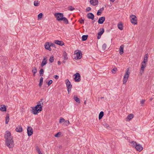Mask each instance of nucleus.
I'll return each instance as SVG.
<instances>
[{
	"mask_svg": "<svg viewBox=\"0 0 154 154\" xmlns=\"http://www.w3.org/2000/svg\"><path fill=\"white\" fill-rule=\"evenodd\" d=\"M5 138L7 146L10 148H12L14 146L13 137L10 131H6L5 135Z\"/></svg>",
	"mask_w": 154,
	"mask_h": 154,
	"instance_id": "1",
	"label": "nucleus"
},
{
	"mask_svg": "<svg viewBox=\"0 0 154 154\" xmlns=\"http://www.w3.org/2000/svg\"><path fill=\"white\" fill-rule=\"evenodd\" d=\"M148 54H146L144 57L143 60L141 63V66L140 71V73L141 75H142L143 73L144 69L146 66V63L148 61Z\"/></svg>",
	"mask_w": 154,
	"mask_h": 154,
	"instance_id": "2",
	"label": "nucleus"
},
{
	"mask_svg": "<svg viewBox=\"0 0 154 154\" xmlns=\"http://www.w3.org/2000/svg\"><path fill=\"white\" fill-rule=\"evenodd\" d=\"M130 73V72L129 71V68H127L123 78V84H125L127 82L128 80V77Z\"/></svg>",
	"mask_w": 154,
	"mask_h": 154,
	"instance_id": "3",
	"label": "nucleus"
},
{
	"mask_svg": "<svg viewBox=\"0 0 154 154\" xmlns=\"http://www.w3.org/2000/svg\"><path fill=\"white\" fill-rule=\"evenodd\" d=\"M32 112L34 115H37L38 113L42 111V108L41 107H38L35 106V107H32Z\"/></svg>",
	"mask_w": 154,
	"mask_h": 154,
	"instance_id": "4",
	"label": "nucleus"
},
{
	"mask_svg": "<svg viewBox=\"0 0 154 154\" xmlns=\"http://www.w3.org/2000/svg\"><path fill=\"white\" fill-rule=\"evenodd\" d=\"M63 14L62 13H56L54 14V16L56 18L57 20L58 21H61V20L63 17Z\"/></svg>",
	"mask_w": 154,
	"mask_h": 154,
	"instance_id": "5",
	"label": "nucleus"
},
{
	"mask_svg": "<svg viewBox=\"0 0 154 154\" xmlns=\"http://www.w3.org/2000/svg\"><path fill=\"white\" fill-rule=\"evenodd\" d=\"M130 17L131 18V23L134 25L137 24V19L136 16L135 15L132 14Z\"/></svg>",
	"mask_w": 154,
	"mask_h": 154,
	"instance_id": "6",
	"label": "nucleus"
},
{
	"mask_svg": "<svg viewBox=\"0 0 154 154\" xmlns=\"http://www.w3.org/2000/svg\"><path fill=\"white\" fill-rule=\"evenodd\" d=\"M66 81V84L67 88V91L68 92V94H69V92L71 91L72 87V85L71 84V83L69 79H67Z\"/></svg>",
	"mask_w": 154,
	"mask_h": 154,
	"instance_id": "7",
	"label": "nucleus"
},
{
	"mask_svg": "<svg viewBox=\"0 0 154 154\" xmlns=\"http://www.w3.org/2000/svg\"><path fill=\"white\" fill-rule=\"evenodd\" d=\"M75 76L74 80L76 82H79L81 80V76L80 74L78 73H77L74 74Z\"/></svg>",
	"mask_w": 154,
	"mask_h": 154,
	"instance_id": "8",
	"label": "nucleus"
},
{
	"mask_svg": "<svg viewBox=\"0 0 154 154\" xmlns=\"http://www.w3.org/2000/svg\"><path fill=\"white\" fill-rule=\"evenodd\" d=\"M28 135L29 136H31L33 133V131L31 127L28 126L27 129Z\"/></svg>",
	"mask_w": 154,
	"mask_h": 154,
	"instance_id": "9",
	"label": "nucleus"
},
{
	"mask_svg": "<svg viewBox=\"0 0 154 154\" xmlns=\"http://www.w3.org/2000/svg\"><path fill=\"white\" fill-rule=\"evenodd\" d=\"M76 57H75V59H80L82 57V53L81 51L78 50V51L76 53Z\"/></svg>",
	"mask_w": 154,
	"mask_h": 154,
	"instance_id": "10",
	"label": "nucleus"
},
{
	"mask_svg": "<svg viewBox=\"0 0 154 154\" xmlns=\"http://www.w3.org/2000/svg\"><path fill=\"white\" fill-rule=\"evenodd\" d=\"M100 31L97 33L98 36H97V38L98 39L100 38L101 36L104 33V29L103 28H102V29H100Z\"/></svg>",
	"mask_w": 154,
	"mask_h": 154,
	"instance_id": "11",
	"label": "nucleus"
},
{
	"mask_svg": "<svg viewBox=\"0 0 154 154\" xmlns=\"http://www.w3.org/2000/svg\"><path fill=\"white\" fill-rule=\"evenodd\" d=\"M135 148L139 152L141 151L143 149V147L140 144H137V145H135Z\"/></svg>",
	"mask_w": 154,
	"mask_h": 154,
	"instance_id": "12",
	"label": "nucleus"
},
{
	"mask_svg": "<svg viewBox=\"0 0 154 154\" xmlns=\"http://www.w3.org/2000/svg\"><path fill=\"white\" fill-rule=\"evenodd\" d=\"M45 48L46 50H48L49 51H51V48H50V43L49 42H46L45 43L44 45Z\"/></svg>",
	"mask_w": 154,
	"mask_h": 154,
	"instance_id": "13",
	"label": "nucleus"
},
{
	"mask_svg": "<svg viewBox=\"0 0 154 154\" xmlns=\"http://www.w3.org/2000/svg\"><path fill=\"white\" fill-rule=\"evenodd\" d=\"M47 57H44L43 59L41 64V66L42 67L45 65L47 63V60L46 59Z\"/></svg>",
	"mask_w": 154,
	"mask_h": 154,
	"instance_id": "14",
	"label": "nucleus"
},
{
	"mask_svg": "<svg viewBox=\"0 0 154 154\" xmlns=\"http://www.w3.org/2000/svg\"><path fill=\"white\" fill-rule=\"evenodd\" d=\"M105 18L104 17H100L98 21V22L99 24H102L105 21Z\"/></svg>",
	"mask_w": 154,
	"mask_h": 154,
	"instance_id": "15",
	"label": "nucleus"
},
{
	"mask_svg": "<svg viewBox=\"0 0 154 154\" xmlns=\"http://www.w3.org/2000/svg\"><path fill=\"white\" fill-rule=\"evenodd\" d=\"M87 17L89 19H91L92 20L94 19V14L91 13H88L87 15Z\"/></svg>",
	"mask_w": 154,
	"mask_h": 154,
	"instance_id": "16",
	"label": "nucleus"
},
{
	"mask_svg": "<svg viewBox=\"0 0 154 154\" xmlns=\"http://www.w3.org/2000/svg\"><path fill=\"white\" fill-rule=\"evenodd\" d=\"M54 42L58 45L63 46L64 45V43L62 41H59L58 40H55Z\"/></svg>",
	"mask_w": 154,
	"mask_h": 154,
	"instance_id": "17",
	"label": "nucleus"
},
{
	"mask_svg": "<svg viewBox=\"0 0 154 154\" xmlns=\"http://www.w3.org/2000/svg\"><path fill=\"white\" fill-rule=\"evenodd\" d=\"M90 3L93 6H95L98 4V0H90Z\"/></svg>",
	"mask_w": 154,
	"mask_h": 154,
	"instance_id": "18",
	"label": "nucleus"
},
{
	"mask_svg": "<svg viewBox=\"0 0 154 154\" xmlns=\"http://www.w3.org/2000/svg\"><path fill=\"white\" fill-rule=\"evenodd\" d=\"M44 100L43 99H41L37 103V105L35 106H36L38 107H41L42 108V106L41 105L42 104H43V103L42 102L41 103V102H42V101H43Z\"/></svg>",
	"mask_w": 154,
	"mask_h": 154,
	"instance_id": "19",
	"label": "nucleus"
},
{
	"mask_svg": "<svg viewBox=\"0 0 154 154\" xmlns=\"http://www.w3.org/2000/svg\"><path fill=\"white\" fill-rule=\"evenodd\" d=\"M124 45H122L119 48V53L121 55L122 54L124 53Z\"/></svg>",
	"mask_w": 154,
	"mask_h": 154,
	"instance_id": "20",
	"label": "nucleus"
},
{
	"mask_svg": "<svg viewBox=\"0 0 154 154\" xmlns=\"http://www.w3.org/2000/svg\"><path fill=\"white\" fill-rule=\"evenodd\" d=\"M118 27L120 30H122L123 29V26L122 23L121 22H119L118 24Z\"/></svg>",
	"mask_w": 154,
	"mask_h": 154,
	"instance_id": "21",
	"label": "nucleus"
},
{
	"mask_svg": "<svg viewBox=\"0 0 154 154\" xmlns=\"http://www.w3.org/2000/svg\"><path fill=\"white\" fill-rule=\"evenodd\" d=\"M104 8L103 7L100 8L99 10L97 12V15H100L101 14L102 11L104 10Z\"/></svg>",
	"mask_w": 154,
	"mask_h": 154,
	"instance_id": "22",
	"label": "nucleus"
},
{
	"mask_svg": "<svg viewBox=\"0 0 154 154\" xmlns=\"http://www.w3.org/2000/svg\"><path fill=\"white\" fill-rule=\"evenodd\" d=\"M0 110L3 111H6V109L5 106L3 105L0 106Z\"/></svg>",
	"mask_w": 154,
	"mask_h": 154,
	"instance_id": "23",
	"label": "nucleus"
},
{
	"mask_svg": "<svg viewBox=\"0 0 154 154\" xmlns=\"http://www.w3.org/2000/svg\"><path fill=\"white\" fill-rule=\"evenodd\" d=\"M134 116V115L133 114H130L127 116V119L129 121L130 120L133 118Z\"/></svg>",
	"mask_w": 154,
	"mask_h": 154,
	"instance_id": "24",
	"label": "nucleus"
},
{
	"mask_svg": "<svg viewBox=\"0 0 154 154\" xmlns=\"http://www.w3.org/2000/svg\"><path fill=\"white\" fill-rule=\"evenodd\" d=\"M61 21H63V23L65 24H67L69 23L68 20L65 17H63L62 19V20H61Z\"/></svg>",
	"mask_w": 154,
	"mask_h": 154,
	"instance_id": "25",
	"label": "nucleus"
},
{
	"mask_svg": "<svg viewBox=\"0 0 154 154\" xmlns=\"http://www.w3.org/2000/svg\"><path fill=\"white\" fill-rule=\"evenodd\" d=\"M104 116V112L103 111L100 112L99 114V120L101 119Z\"/></svg>",
	"mask_w": 154,
	"mask_h": 154,
	"instance_id": "26",
	"label": "nucleus"
},
{
	"mask_svg": "<svg viewBox=\"0 0 154 154\" xmlns=\"http://www.w3.org/2000/svg\"><path fill=\"white\" fill-rule=\"evenodd\" d=\"M74 99L78 103H80V100L79 98L75 95L74 96Z\"/></svg>",
	"mask_w": 154,
	"mask_h": 154,
	"instance_id": "27",
	"label": "nucleus"
},
{
	"mask_svg": "<svg viewBox=\"0 0 154 154\" xmlns=\"http://www.w3.org/2000/svg\"><path fill=\"white\" fill-rule=\"evenodd\" d=\"M88 37V35H82V41H86Z\"/></svg>",
	"mask_w": 154,
	"mask_h": 154,
	"instance_id": "28",
	"label": "nucleus"
},
{
	"mask_svg": "<svg viewBox=\"0 0 154 154\" xmlns=\"http://www.w3.org/2000/svg\"><path fill=\"white\" fill-rule=\"evenodd\" d=\"M43 78L41 77L40 78V79L39 81V86L40 87H41V86H42V84H43Z\"/></svg>",
	"mask_w": 154,
	"mask_h": 154,
	"instance_id": "29",
	"label": "nucleus"
},
{
	"mask_svg": "<svg viewBox=\"0 0 154 154\" xmlns=\"http://www.w3.org/2000/svg\"><path fill=\"white\" fill-rule=\"evenodd\" d=\"M9 120V116L8 115H7L5 117V123L8 124Z\"/></svg>",
	"mask_w": 154,
	"mask_h": 154,
	"instance_id": "30",
	"label": "nucleus"
},
{
	"mask_svg": "<svg viewBox=\"0 0 154 154\" xmlns=\"http://www.w3.org/2000/svg\"><path fill=\"white\" fill-rule=\"evenodd\" d=\"M63 56L64 57V59L65 60H66L68 59V57H67V54L66 52L64 51L63 53Z\"/></svg>",
	"mask_w": 154,
	"mask_h": 154,
	"instance_id": "31",
	"label": "nucleus"
},
{
	"mask_svg": "<svg viewBox=\"0 0 154 154\" xmlns=\"http://www.w3.org/2000/svg\"><path fill=\"white\" fill-rule=\"evenodd\" d=\"M39 4V2L38 1H35L34 2V5L35 6H38Z\"/></svg>",
	"mask_w": 154,
	"mask_h": 154,
	"instance_id": "32",
	"label": "nucleus"
},
{
	"mask_svg": "<svg viewBox=\"0 0 154 154\" xmlns=\"http://www.w3.org/2000/svg\"><path fill=\"white\" fill-rule=\"evenodd\" d=\"M39 72L40 74V76H43L44 72V70L43 69H41L39 71Z\"/></svg>",
	"mask_w": 154,
	"mask_h": 154,
	"instance_id": "33",
	"label": "nucleus"
},
{
	"mask_svg": "<svg viewBox=\"0 0 154 154\" xmlns=\"http://www.w3.org/2000/svg\"><path fill=\"white\" fill-rule=\"evenodd\" d=\"M36 150L38 152V154H42V153L41 152L39 148L37 146L36 147Z\"/></svg>",
	"mask_w": 154,
	"mask_h": 154,
	"instance_id": "34",
	"label": "nucleus"
},
{
	"mask_svg": "<svg viewBox=\"0 0 154 154\" xmlns=\"http://www.w3.org/2000/svg\"><path fill=\"white\" fill-rule=\"evenodd\" d=\"M54 58L53 56H51L49 59V61L51 63H52L53 62L54 60Z\"/></svg>",
	"mask_w": 154,
	"mask_h": 154,
	"instance_id": "35",
	"label": "nucleus"
},
{
	"mask_svg": "<svg viewBox=\"0 0 154 154\" xmlns=\"http://www.w3.org/2000/svg\"><path fill=\"white\" fill-rule=\"evenodd\" d=\"M131 143L132 144L133 146L135 148V145H137V144L136 142L134 141H132L131 142Z\"/></svg>",
	"mask_w": 154,
	"mask_h": 154,
	"instance_id": "36",
	"label": "nucleus"
},
{
	"mask_svg": "<svg viewBox=\"0 0 154 154\" xmlns=\"http://www.w3.org/2000/svg\"><path fill=\"white\" fill-rule=\"evenodd\" d=\"M43 14L42 13H40L38 15V19H39L42 18L43 16Z\"/></svg>",
	"mask_w": 154,
	"mask_h": 154,
	"instance_id": "37",
	"label": "nucleus"
},
{
	"mask_svg": "<svg viewBox=\"0 0 154 154\" xmlns=\"http://www.w3.org/2000/svg\"><path fill=\"white\" fill-rule=\"evenodd\" d=\"M52 83L53 81L52 80H50L48 82H46L48 86H50Z\"/></svg>",
	"mask_w": 154,
	"mask_h": 154,
	"instance_id": "38",
	"label": "nucleus"
},
{
	"mask_svg": "<svg viewBox=\"0 0 154 154\" xmlns=\"http://www.w3.org/2000/svg\"><path fill=\"white\" fill-rule=\"evenodd\" d=\"M68 9L70 11H72L75 9V8L72 6H69L68 7Z\"/></svg>",
	"mask_w": 154,
	"mask_h": 154,
	"instance_id": "39",
	"label": "nucleus"
},
{
	"mask_svg": "<svg viewBox=\"0 0 154 154\" xmlns=\"http://www.w3.org/2000/svg\"><path fill=\"white\" fill-rule=\"evenodd\" d=\"M60 134H61V132H58L54 135V136L55 137H58L60 136Z\"/></svg>",
	"mask_w": 154,
	"mask_h": 154,
	"instance_id": "40",
	"label": "nucleus"
},
{
	"mask_svg": "<svg viewBox=\"0 0 154 154\" xmlns=\"http://www.w3.org/2000/svg\"><path fill=\"white\" fill-rule=\"evenodd\" d=\"M32 72L33 73H36L37 72V68L36 67L33 68V69L32 70Z\"/></svg>",
	"mask_w": 154,
	"mask_h": 154,
	"instance_id": "41",
	"label": "nucleus"
},
{
	"mask_svg": "<svg viewBox=\"0 0 154 154\" xmlns=\"http://www.w3.org/2000/svg\"><path fill=\"white\" fill-rule=\"evenodd\" d=\"M50 47H51L53 48H56V45H55V44H54L52 43L51 42V43H50Z\"/></svg>",
	"mask_w": 154,
	"mask_h": 154,
	"instance_id": "42",
	"label": "nucleus"
},
{
	"mask_svg": "<svg viewBox=\"0 0 154 154\" xmlns=\"http://www.w3.org/2000/svg\"><path fill=\"white\" fill-rule=\"evenodd\" d=\"M65 121V119L63 118H61L60 119L59 122L61 123Z\"/></svg>",
	"mask_w": 154,
	"mask_h": 154,
	"instance_id": "43",
	"label": "nucleus"
},
{
	"mask_svg": "<svg viewBox=\"0 0 154 154\" xmlns=\"http://www.w3.org/2000/svg\"><path fill=\"white\" fill-rule=\"evenodd\" d=\"M103 125L106 128H107L108 127H109V125L106 123H104L103 124Z\"/></svg>",
	"mask_w": 154,
	"mask_h": 154,
	"instance_id": "44",
	"label": "nucleus"
},
{
	"mask_svg": "<svg viewBox=\"0 0 154 154\" xmlns=\"http://www.w3.org/2000/svg\"><path fill=\"white\" fill-rule=\"evenodd\" d=\"M117 68H114L112 70V73L115 74L116 72V71L117 70Z\"/></svg>",
	"mask_w": 154,
	"mask_h": 154,
	"instance_id": "45",
	"label": "nucleus"
},
{
	"mask_svg": "<svg viewBox=\"0 0 154 154\" xmlns=\"http://www.w3.org/2000/svg\"><path fill=\"white\" fill-rule=\"evenodd\" d=\"M106 45L105 43L103 45L102 48L103 50H105L106 48Z\"/></svg>",
	"mask_w": 154,
	"mask_h": 154,
	"instance_id": "46",
	"label": "nucleus"
},
{
	"mask_svg": "<svg viewBox=\"0 0 154 154\" xmlns=\"http://www.w3.org/2000/svg\"><path fill=\"white\" fill-rule=\"evenodd\" d=\"M145 101V100H142L140 101V103L141 104V105L143 106V104H144V102Z\"/></svg>",
	"mask_w": 154,
	"mask_h": 154,
	"instance_id": "47",
	"label": "nucleus"
},
{
	"mask_svg": "<svg viewBox=\"0 0 154 154\" xmlns=\"http://www.w3.org/2000/svg\"><path fill=\"white\" fill-rule=\"evenodd\" d=\"M79 21L81 24H82L84 23V19H82L81 20H79Z\"/></svg>",
	"mask_w": 154,
	"mask_h": 154,
	"instance_id": "48",
	"label": "nucleus"
},
{
	"mask_svg": "<svg viewBox=\"0 0 154 154\" xmlns=\"http://www.w3.org/2000/svg\"><path fill=\"white\" fill-rule=\"evenodd\" d=\"M91 10V8L90 7H88L86 9V11H87L88 12L90 11Z\"/></svg>",
	"mask_w": 154,
	"mask_h": 154,
	"instance_id": "49",
	"label": "nucleus"
},
{
	"mask_svg": "<svg viewBox=\"0 0 154 154\" xmlns=\"http://www.w3.org/2000/svg\"><path fill=\"white\" fill-rule=\"evenodd\" d=\"M65 123H66L65 125H69L70 124L69 122V121L68 120L66 121H65Z\"/></svg>",
	"mask_w": 154,
	"mask_h": 154,
	"instance_id": "50",
	"label": "nucleus"
},
{
	"mask_svg": "<svg viewBox=\"0 0 154 154\" xmlns=\"http://www.w3.org/2000/svg\"><path fill=\"white\" fill-rule=\"evenodd\" d=\"M54 77L55 79H58L59 78V76L58 75H55L54 76Z\"/></svg>",
	"mask_w": 154,
	"mask_h": 154,
	"instance_id": "51",
	"label": "nucleus"
},
{
	"mask_svg": "<svg viewBox=\"0 0 154 154\" xmlns=\"http://www.w3.org/2000/svg\"><path fill=\"white\" fill-rule=\"evenodd\" d=\"M15 130L17 132H19V128H16Z\"/></svg>",
	"mask_w": 154,
	"mask_h": 154,
	"instance_id": "52",
	"label": "nucleus"
},
{
	"mask_svg": "<svg viewBox=\"0 0 154 154\" xmlns=\"http://www.w3.org/2000/svg\"><path fill=\"white\" fill-rule=\"evenodd\" d=\"M24 109H21V111H20V112H21V114H23V113L24 112Z\"/></svg>",
	"mask_w": 154,
	"mask_h": 154,
	"instance_id": "53",
	"label": "nucleus"
},
{
	"mask_svg": "<svg viewBox=\"0 0 154 154\" xmlns=\"http://www.w3.org/2000/svg\"><path fill=\"white\" fill-rule=\"evenodd\" d=\"M23 129L22 127L20 126V132L22 131Z\"/></svg>",
	"mask_w": 154,
	"mask_h": 154,
	"instance_id": "54",
	"label": "nucleus"
},
{
	"mask_svg": "<svg viewBox=\"0 0 154 154\" xmlns=\"http://www.w3.org/2000/svg\"><path fill=\"white\" fill-rule=\"evenodd\" d=\"M57 63L58 65H60L61 64V62L60 61H58Z\"/></svg>",
	"mask_w": 154,
	"mask_h": 154,
	"instance_id": "55",
	"label": "nucleus"
},
{
	"mask_svg": "<svg viewBox=\"0 0 154 154\" xmlns=\"http://www.w3.org/2000/svg\"><path fill=\"white\" fill-rule=\"evenodd\" d=\"M152 99H153V98H150V99L149 100L150 101H152Z\"/></svg>",
	"mask_w": 154,
	"mask_h": 154,
	"instance_id": "56",
	"label": "nucleus"
},
{
	"mask_svg": "<svg viewBox=\"0 0 154 154\" xmlns=\"http://www.w3.org/2000/svg\"><path fill=\"white\" fill-rule=\"evenodd\" d=\"M112 2H113L115 1V0H110Z\"/></svg>",
	"mask_w": 154,
	"mask_h": 154,
	"instance_id": "57",
	"label": "nucleus"
},
{
	"mask_svg": "<svg viewBox=\"0 0 154 154\" xmlns=\"http://www.w3.org/2000/svg\"><path fill=\"white\" fill-rule=\"evenodd\" d=\"M35 74L36 73H33V76H35Z\"/></svg>",
	"mask_w": 154,
	"mask_h": 154,
	"instance_id": "58",
	"label": "nucleus"
},
{
	"mask_svg": "<svg viewBox=\"0 0 154 154\" xmlns=\"http://www.w3.org/2000/svg\"><path fill=\"white\" fill-rule=\"evenodd\" d=\"M63 63H65V61H64V60H63Z\"/></svg>",
	"mask_w": 154,
	"mask_h": 154,
	"instance_id": "59",
	"label": "nucleus"
},
{
	"mask_svg": "<svg viewBox=\"0 0 154 154\" xmlns=\"http://www.w3.org/2000/svg\"><path fill=\"white\" fill-rule=\"evenodd\" d=\"M95 21V20H94V21H92V23H94V22Z\"/></svg>",
	"mask_w": 154,
	"mask_h": 154,
	"instance_id": "60",
	"label": "nucleus"
},
{
	"mask_svg": "<svg viewBox=\"0 0 154 154\" xmlns=\"http://www.w3.org/2000/svg\"><path fill=\"white\" fill-rule=\"evenodd\" d=\"M86 101H85L84 102V104H86Z\"/></svg>",
	"mask_w": 154,
	"mask_h": 154,
	"instance_id": "61",
	"label": "nucleus"
},
{
	"mask_svg": "<svg viewBox=\"0 0 154 154\" xmlns=\"http://www.w3.org/2000/svg\"><path fill=\"white\" fill-rule=\"evenodd\" d=\"M103 98H104V97H101V99H103Z\"/></svg>",
	"mask_w": 154,
	"mask_h": 154,
	"instance_id": "62",
	"label": "nucleus"
},
{
	"mask_svg": "<svg viewBox=\"0 0 154 154\" xmlns=\"http://www.w3.org/2000/svg\"><path fill=\"white\" fill-rule=\"evenodd\" d=\"M22 108L23 109H24V108L23 107H22Z\"/></svg>",
	"mask_w": 154,
	"mask_h": 154,
	"instance_id": "63",
	"label": "nucleus"
}]
</instances>
